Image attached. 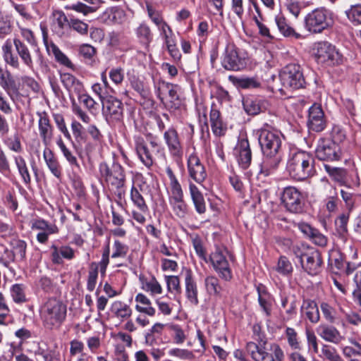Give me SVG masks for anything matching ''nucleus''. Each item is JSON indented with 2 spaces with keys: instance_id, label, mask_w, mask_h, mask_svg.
<instances>
[{
  "instance_id": "obj_1",
  "label": "nucleus",
  "mask_w": 361,
  "mask_h": 361,
  "mask_svg": "<svg viewBox=\"0 0 361 361\" xmlns=\"http://www.w3.org/2000/svg\"><path fill=\"white\" fill-rule=\"evenodd\" d=\"M54 121L59 130L69 141L72 142L75 149L78 152H84L90 159L97 152L103 135L95 125H89L87 129L78 121L71 122V128L75 141L68 130L64 116L59 113L52 114Z\"/></svg>"
},
{
  "instance_id": "obj_2",
  "label": "nucleus",
  "mask_w": 361,
  "mask_h": 361,
  "mask_svg": "<svg viewBox=\"0 0 361 361\" xmlns=\"http://www.w3.org/2000/svg\"><path fill=\"white\" fill-rule=\"evenodd\" d=\"M263 155L259 175L267 177L274 173L283 160L282 140L280 134L268 123L255 132Z\"/></svg>"
},
{
  "instance_id": "obj_3",
  "label": "nucleus",
  "mask_w": 361,
  "mask_h": 361,
  "mask_svg": "<svg viewBox=\"0 0 361 361\" xmlns=\"http://www.w3.org/2000/svg\"><path fill=\"white\" fill-rule=\"evenodd\" d=\"M101 179L106 185L111 194L115 196L116 202L121 206L126 194V173L125 168L116 160L111 165L101 162L99 165Z\"/></svg>"
},
{
  "instance_id": "obj_4",
  "label": "nucleus",
  "mask_w": 361,
  "mask_h": 361,
  "mask_svg": "<svg viewBox=\"0 0 361 361\" xmlns=\"http://www.w3.org/2000/svg\"><path fill=\"white\" fill-rule=\"evenodd\" d=\"M286 170L293 180L305 181L317 175L314 156L312 152L302 149L290 152Z\"/></svg>"
},
{
  "instance_id": "obj_5",
  "label": "nucleus",
  "mask_w": 361,
  "mask_h": 361,
  "mask_svg": "<svg viewBox=\"0 0 361 361\" xmlns=\"http://www.w3.org/2000/svg\"><path fill=\"white\" fill-rule=\"evenodd\" d=\"M42 326L47 331L59 330L67 317V305L60 297H48L39 308Z\"/></svg>"
},
{
  "instance_id": "obj_6",
  "label": "nucleus",
  "mask_w": 361,
  "mask_h": 361,
  "mask_svg": "<svg viewBox=\"0 0 361 361\" xmlns=\"http://www.w3.org/2000/svg\"><path fill=\"white\" fill-rule=\"evenodd\" d=\"M136 154L142 164L150 169L155 162V158L165 155V147L158 135L147 133L145 137H134Z\"/></svg>"
},
{
  "instance_id": "obj_7",
  "label": "nucleus",
  "mask_w": 361,
  "mask_h": 361,
  "mask_svg": "<svg viewBox=\"0 0 361 361\" xmlns=\"http://www.w3.org/2000/svg\"><path fill=\"white\" fill-rule=\"evenodd\" d=\"M2 56L6 63L14 69H20V63H23L29 68H33V60L28 47L19 37H15L11 41L7 39L1 47Z\"/></svg>"
},
{
  "instance_id": "obj_8",
  "label": "nucleus",
  "mask_w": 361,
  "mask_h": 361,
  "mask_svg": "<svg viewBox=\"0 0 361 361\" xmlns=\"http://www.w3.org/2000/svg\"><path fill=\"white\" fill-rule=\"evenodd\" d=\"M290 251L299 259L302 269L309 275L315 276L322 269L323 259L322 253L317 249L301 244L294 245L290 240H286Z\"/></svg>"
},
{
  "instance_id": "obj_9",
  "label": "nucleus",
  "mask_w": 361,
  "mask_h": 361,
  "mask_svg": "<svg viewBox=\"0 0 361 361\" xmlns=\"http://www.w3.org/2000/svg\"><path fill=\"white\" fill-rule=\"evenodd\" d=\"M150 187L144 180L134 183L130 188V198L137 210L132 211V217L137 223L144 224L146 221L145 214L149 213V207L145 197L151 195Z\"/></svg>"
},
{
  "instance_id": "obj_10",
  "label": "nucleus",
  "mask_w": 361,
  "mask_h": 361,
  "mask_svg": "<svg viewBox=\"0 0 361 361\" xmlns=\"http://www.w3.org/2000/svg\"><path fill=\"white\" fill-rule=\"evenodd\" d=\"M247 53L237 47L234 44H228L221 58L222 67L231 71L244 70L247 64Z\"/></svg>"
},
{
  "instance_id": "obj_11",
  "label": "nucleus",
  "mask_w": 361,
  "mask_h": 361,
  "mask_svg": "<svg viewBox=\"0 0 361 361\" xmlns=\"http://www.w3.org/2000/svg\"><path fill=\"white\" fill-rule=\"evenodd\" d=\"M333 23L331 12L324 8H316L305 18V27L312 33H321Z\"/></svg>"
},
{
  "instance_id": "obj_12",
  "label": "nucleus",
  "mask_w": 361,
  "mask_h": 361,
  "mask_svg": "<svg viewBox=\"0 0 361 361\" xmlns=\"http://www.w3.org/2000/svg\"><path fill=\"white\" fill-rule=\"evenodd\" d=\"M282 85L286 88L299 90L305 88L306 81L302 68L296 63H289L279 73Z\"/></svg>"
},
{
  "instance_id": "obj_13",
  "label": "nucleus",
  "mask_w": 361,
  "mask_h": 361,
  "mask_svg": "<svg viewBox=\"0 0 361 361\" xmlns=\"http://www.w3.org/2000/svg\"><path fill=\"white\" fill-rule=\"evenodd\" d=\"M323 167L329 177L340 186L351 188L360 185V178L356 172L326 163H324Z\"/></svg>"
},
{
  "instance_id": "obj_14",
  "label": "nucleus",
  "mask_w": 361,
  "mask_h": 361,
  "mask_svg": "<svg viewBox=\"0 0 361 361\" xmlns=\"http://www.w3.org/2000/svg\"><path fill=\"white\" fill-rule=\"evenodd\" d=\"M102 111L106 121L111 126L123 123L124 106L122 102L113 96H107L102 100Z\"/></svg>"
},
{
  "instance_id": "obj_15",
  "label": "nucleus",
  "mask_w": 361,
  "mask_h": 361,
  "mask_svg": "<svg viewBox=\"0 0 361 361\" xmlns=\"http://www.w3.org/2000/svg\"><path fill=\"white\" fill-rule=\"evenodd\" d=\"M343 152L339 145L335 144L329 138L322 137L318 140L314 159L324 162H334L341 160Z\"/></svg>"
},
{
  "instance_id": "obj_16",
  "label": "nucleus",
  "mask_w": 361,
  "mask_h": 361,
  "mask_svg": "<svg viewBox=\"0 0 361 361\" xmlns=\"http://www.w3.org/2000/svg\"><path fill=\"white\" fill-rule=\"evenodd\" d=\"M179 90L180 87L178 85L163 80H159L156 86L157 96L161 102L167 99L168 107L172 110H177L181 106L182 101L178 94Z\"/></svg>"
},
{
  "instance_id": "obj_17",
  "label": "nucleus",
  "mask_w": 361,
  "mask_h": 361,
  "mask_svg": "<svg viewBox=\"0 0 361 361\" xmlns=\"http://www.w3.org/2000/svg\"><path fill=\"white\" fill-rule=\"evenodd\" d=\"M207 259L221 279L225 281H230L233 279L229 262L220 246H215V250L209 255Z\"/></svg>"
},
{
  "instance_id": "obj_18",
  "label": "nucleus",
  "mask_w": 361,
  "mask_h": 361,
  "mask_svg": "<svg viewBox=\"0 0 361 361\" xmlns=\"http://www.w3.org/2000/svg\"><path fill=\"white\" fill-rule=\"evenodd\" d=\"M281 202L290 213L300 214L304 209V200L301 192L293 186L286 187L281 194Z\"/></svg>"
},
{
  "instance_id": "obj_19",
  "label": "nucleus",
  "mask_w": 361,
  "mask_h": 361,
  "mask_svg": "<svg viewBox=\"0 0 361 361\" xmlns=\"http://www.w3.org/2000/svg\"><path fill=\"white\" fill-rule=\"evenodd\" d=\"M0 87L5 91L8 97L15 101L20 95V82L6 66L0 64Z\"/></svg>"
},
{
  "instance_id": "obj_20",
  "label": "nucleus",
  "mask_w": 361,
  "mask_h": 361,
  "mask_svg": "<svg viewBox=\"0 0 361 361\" xmlns=\"http://www.w3.org/2000/svg\"><path fill=\"white\" fill-rule=\"evenodd\" d=\"M187 171L189 178L197 184L202 185L207 178L206 166L195 151L187 158Z\"/></svg>"
},
{
  "instance_id": "obj_21",
  "label": "nucleus",
  "mask_w": 361,
  "mask_h": 361,
  "mask_svg": "<svg viewBox=\"0 0 361 361\" xmlns=\"http://www.w3.org/2000/svg\"><path fill=\"white\" fill-rule=\"evenodd\" d=\"M163 137L171 158L178 161L183 156V147L176 128L171 126L164 132Z\"/></svg>"
},
{
  "instance_id": "obj_22",
  "label": "nucleus",
  "mask_w": 361,
  "mask_h": 361,
  "mask_svg": "<svg viewBox=\"0 0 361 361\" xmlns=\"http://www.w3.org/2000/svg\"><path fill=\"white\" fill-rule=\"evenodd\" d=\"M12 250L8 248L4 250V255L0 257V264L8 268L11 263L16 260L23 262L26 259L27 243L20 239L13 240L12 242Z\"/></svg>"
},
{
  "instance_id": "obj_23",
  "label": "nucleus",
  "mask_w": 361,
  "mask_h": 361,
  "mask_svg": "<svg viewBox=\"0 0 361 361\" xmlns=\"http://www.w3.org/2000/svg\"><path fill=\"white\" fill-rule=\"evenodd\" d=\"M58 243L59 240L52 242L47 251L54 265H62L64 263L63 259L70 261L75 257L73 248L68 245L59 246Z\"/></svg>"
},
{
  "instance_id": "obj_24",
  "label": "nucleus",
  "mask_w": 361,
  "mask_h": 361,
  "mask_svg": "<svg viewBox=\"0 0 361 361\" xmlns=\"http://www.w3.org/2000/svg\"><path fill=\"white\" fill-rule=\"evenodd\" d=\"M233 154L241 169L246 170L250 166L252 153L250 142L247 137H240L238 140L233 149Z\"/></svg>"
},
{
  "instance_id": "obj_25",
  "label": "nucleus",
  "mask_w": 361,
  "mask_h": 361,
  "mask_svg": "<svg viewBox=\"0 0 361 361\" xmlns=\"http://www.w3.org/2000/svg\"><path fill=\"white\" fill-rule=\"evenodd\" d=\"M51 30L60 38L70 35V18L61 10H54L50 16Z\"/></svg>"
},
{
  "instance_id": "obj_26",
  "label": "nucleus",
  "mask_w": 361,
  "mask_h": 361,
  "mask_svg": "<svg viewBox=\"0 0 361 361\" xmlns=\"http://www.w3.org/2000/svg\"><path fill=\"white\" fill-rule=\"evenodd\" d=\"M40 28L42 30L43 42L48 52L51 53L54 55L56 61L58 62L60 65L63 66L72 71H75L76 69L75 66L72 63L71 59L63 52L61 51L59 47L52 42L49 44L47 27L45 25H40Z\"/></svg>"
},
{
  "instance_id": "obj_27",
  "label": "nucleus",
  "mask_w": 361,
  "mask_h": 361,
  "mask_svg": "<svg viewBox=\"0 0 361 361\" xmlns=\"http://www.w3.org/2000/svg\"><path fill=\"white\" fill-rule=\"evenodd\" d=\"M38 116V130L42 143L47 147L50 145L54 133V127L52 125L49 116L46 111L36 112Z\"/></svg>"
},
{
  "instance_id": "obj_28",
  "label": "nucleus",
  "mask_w": 361,
  "mask_h": 361,
  "mask_svg": "<svg viewBox=\"0 0 361 361\" xmlns=\"http://www.w3.org/2000/svg\"><path fill=\"white\" fill-rule=\"evenodd\" d=\"M324 112L320 105L313 104L308 111L307 127L310 130L320 133L326 127Z\"/></svg>"
},
{
  "instance_id": "obj_29",
  "label": "nucleus",
  "mask_w": 361,
  "mask_h": 361,
  "mask_svg": "<svg viewBox=\"0 0 361 361\" xmlns=\"http://www.w3.org/2000/svg\"><path fill=\"white\" fill-rule=\"evenodd\" d=\"M298 230L312 243L319 247H325L328 243V238L320 231L305 222H299L295 224Z\"/></svg>"
},
{
  "instance_id": "obj_30",
  "label": "nucleus",
  "mask_w": 361,
  "mask_h": 361,
  "mask_svg": "<svg viewBox=\"0 0 361 361\" xmlns=\"http://www.w3.org/2000/svg\"><path fill=\"white\" fill-rule=\"evenodd\" d=\"M301 317L312 324H317L321 319L317 303L314 300L304 298L300 307Z\"/></svg>"
},
{
  "instance_id": "obj_31",
  "label": "nucleus",
  "mask_w": 361,
  "mask_h": 361,
  "mask_svg": "<svg viewBox=\"0 0 361 361\" xmlns=\"http://www.w3.org/2000/svg\"><path fill=\"white\" fill-rule=\"evenodd\" d=\"M43 159L50 173L57 180H61L63 176V167L52 149L45 147L43 151Z\"/></svg>"
},
{
  "instance_id": "obj_32",
  "label": "nucleus",
  "mask_w": 361,
  "mask_h": 361,
  "mask_svg": "<svg viewBox=\"0 0 361 361\" xmlns=\"http://www.w3.org/2000/svg\"><path fill=\"white\" fill-rule=\"evenodd\" d=\"M209 122L212 130L214 135L221 137L225 135L227 127L224 123L221 111L217 107L216 103L212 102L209 112Z\"/></svg>"
},
{
  "instance_id": "obj_33",
  "label": "nucleus",
  "mask_w": 361,
  "mask_h": 361,
  "mask_svg": "<svg viewBox=\"0 0 361 361\" xmlns=\"http://www.w3.org/2000/svg\"><path fill=\"white\" fill-rule=\"evenodd\" d=\"M243 106L249 116H257L267 110L268 102L253 96H247L243 99Z\"/></svg>"
},
{
  "instance_id": "obj_34",
  "label": "nucleus",
  "mask_w": 361,
  "mask_h": 361,
  "mask_svg": "<svg viewBox=\"0 0 361 361\" xmlns=\"http://www.w3.org/2000/svg\"><path fill=\"white\" fill-rule=\"evenodd\" d=\"M316 331L319 337L329 343L338 344L343 339L339 330L329 323L320 324Z\"/></svg>"
},
{
  "instance_id": "obj_35",
  "label": "nucleus",
  "mask_w": 361,
  "mask_h": 361,
  "mask_svg": "<svg viewBox=\"0 0 361 361\" xmlns=\"http://www.w3.org/2000/svg\"><path fill=\"white\" fill-rule=\"evenodd\" d=\"M185 296L188 301L195 306L199 304L198 289L192 271L188 269L185 274Z\"/></svg>"
},
{
  "instance_id": "obj_36",
  "label": "nucleus",
  "mask_w": 361,
  "mask_h": 361,
  "mask_svg": "<svg viewBox=\"0 0 361 361\" xmlns=\"http://www.w3.org/2000/svg\"><path fill=\"white\" fill-rule=\"evenodd\" d=\"M126 17L125 10L119 6H110L102 13L101 18L106 23L121 24Z\"/></svg>"
},
{
  "instance_id": "obj_37",
  "label": "nucleus",
  "mask_w": 361,
  "mask_h": 361,
  "mask_svg": "<svg viewBox=\"0 0 361 361\" xmlns=\"http://www.w3.org/2000/svg\"><path fill=\"white\" fill-rule=\"evenodd\" d=\"M189 192L196 212L200 214H204L207 211L206 202L202 192L197 186L192 183H189Z\"/></svg>"
},
{
  "instance_id": "obj_38",
  "label": "nucleus",
  "mask_w": 361,
  "mask_h": 361,
  "mask_svg": "<svg viewBox=\"0 0 361 361\" xmlns=\"http://www.w3.org/2000/svg\"><path fill=\"white\" fill-rule=\"evenodd\" d=\"M170 206L174 214L180 219H185L191 212L190 208L182 197L169 198Z\"/></svg>"
},
{
  "instance_id": "obj_39",
  "label": "nucleus",
  "mask_w": 361,
  "mask_h": 361,
  "mask_svg": "<svg viewBox=\"0 0 361 361\" xmlns=\"http://www.w3.org/2000/svg\"><path fill=\"white\" fill-rule=\"evenodd\" d=\"M166 324L155 323L145 335V343L149 346L159 345L163 343L161 335Z\"/></svg>"
},
{
  "instance_id": "obj_40",
  "label": "nucleus",
  "mask_w": 361,
  "mask_h": 361,
  "mask_svg": "<svg viewBox=\"0 0 361 361\" xmlns=\"http://www.w3.org/2000/svg\"><path fill=\"white\" fill-rule=\"evenodd\" d=\"M228 79L238 89H255L261 86V82L257 78L238 77L231 75Z\"/></svg>"
},
{
  "instance_id": "obj_41",
  "label": "nucleus",
  "mask_w": 361,
  "mask_h": 361,
  "mask_svg": "<svg viewBox=\"0 0 361 361\" xmlns=\"http://www.w3.org/2000/svg\"><path fill=\"white\" fill-rule=\"evenodd\" d=\"M246 351L255 361H274L272 354H270L259 348L255 342H247L245 346Z\"/></svg>"
},
{
  "instance_id": "obj_42",
  "label": "nucleus",
  "mask_w": 361,
  "mask_h": 361,
  "mask_svg": "<svg viewBox=\"0 0 361 361\" xmlns=\"http://www.w3.org/2000/svg\"><path fill=\"white\" fill-rule=\"evenodd\" d=\"M78 54L85 64L92 67L97 63V49L94 46L87 43L80 44L78 47Z\"/></svg>"
},
{
  "instance_id": "obj_43",
  "label": "nucleus",
  "mask_w": 361,
  "mask_h": 361,
  "mask_svg": "<svg viewBox=\"0 0 361 361\" xmlns=\"http://www.w3.org/2000/svg\"><path fill=\"white\" fill-rule=\"evenodd\" d=\"M135 32L139 43L148 51L153 40V33L149 26L145 23H142L135 29Z\"/></svg>"
},
{
  "instance_id": "obj_44",
  "label": "nucleus",
  "mask_w": 361,
  "mask_h": 361,
  "mask_svg": "<svg viewBox=\"0 0 361 361\" xmlns=\"http://www.w3.org/2000/svg\"><path fill=\"white\" fill-rule=\"evenodd\" d=\"M139 280L142 284V289L146 292H149L150 295H154L161 294L163 288L154 275L147 279L144 275H140Z\"/></svg>"
},
{
  "instance_id": "obj_45",
  "label": "nucleus",
  "mask_w": 361,
  "mask_h": 361,
  "mask_svg": "<svg viewBox=\"0 0 361 361\" xmlns=\"http://www.w3.org/2000/svg\"><path fill=\"white\" fill-rule=\"evenodd\" d=\"M111 313L121 321L128 319L133 310L130 307L121 300H116L111 305Z\"/></svg>"
},
{
  "instance_id": "obj_46",
  "label": "nucleus",
  "mask_w": 361,
  "mask_h": 361,
  "mask_svg": "<svg viewBox=\"0 0 361 361\" xmlns=\"http://www.w3.org/2000/svg\"><path fill=\"white\" fill-rule=\"evenodd\" d=\"M166 173L169 179L170 196L169 198H175L184 195L182 186L170 166L166 168Z\"/></svg>"
},
{
  "instance_id": "obj_47",
  "label": "nucleus",
  "mask_w": 361,
  "mask_h": 361,
  "mask_svg": "<svg viewBox=\"0 0 361 361\" xmlns=\"http://www.w3.org/2000/svg\"><path fill=\"white\" fill-rule=\"evenodd\" d=\"M137 303L135 305V310L140 312L153 317L155 315L156 310L152 306L150 300L143 293H138L135 298Z\"/></svg>"
},
{
  "instance_id": "obj_48",
  "label": "nucleus",
  "mask_w": 361,
  "mask_h": 361,
  "mask_svg": "<svg viewBox=\"0 0 361 361\" xmlns=\"http://www.w3.org/2000/svg\"><path fill=\"white\" fill-rule=\"evenodd\" d=\"M275 22L279 32L286 37H294L300 39L301 35L296 32L295 30L290 26L286 18L282 15L279 14L275 17Z\"/></svg>"
},
{
  "instance_id": "obj_49",
  "label": "nucleus",
  "mask_w": 361,
  "mask_h": 361,
  "mask_svg": "<svg viewBox=\"0 0 361 361\" xmlns=\"http://www.w3.org/2000/svg\"><path fill=\"white\" fill-rule=\"evenodd\" d=\"M4 145L11 152L20 154L23 151V147L21 142L20 135L18 133H15L13 135H4L1 137Z\"/></svg>"
},
{
  "instance_id": "obj_50",
  "label": "nucleus",
  "mask_w": 361,
  "mask_h": 361,
  "mask_svg": "<svg viewBox=\"0 0 361 361\" xmlns=\"http://www.w3.org/2000/svg\"><path fill=\"white\" fill-rule=\"evenodd\" d=\"M13 16L6 11H0V37L4 38L12 32Z\"/></svg>"
},
{
  "instance_id": "obj_51",
  "label": "nucleus",
  "mask_w": 361,
  "mask_h": 361,
  "mask_svg": "<svg viewBox=\"0 0 361 361\" xmlns=\"http://www.w3.org/2000/svg\"><path fill=\"white\" fill-rule=\"evenodd\" d=\"M323 318L330 324H334L338 320V313L336 307L329 302L322 301L319 304Z\"/></svg>"
},
{
  "instance_id": "obj_52",
  "label": "nucleus",
  "mask_w": 361,
  "mask_h": 361,
  "mask_svg": "<svg viewBox=\"0 0 361 361\" xmlns=\"http://www.w3.org/2000/svg\"><path fill=\"white\" fill-rule=\"evenodd\" d=\"M204 285L207 293L210 295L221 297L223 287L219 279L215 276H207L204 279Z\"/></svg>"
},
{
  "instance_id": "obj_53",
  "label": "nucleus",
  "mask_w": 361,
  "mask_h": 361,
  "mask_svg": "<svg viewBox=\"0 0 361 361\" xmlns=\"http://www.w3.org/2000/svg\"><path fill=\"white\" fill-rule=\"evenodd\" d=\"M324 202L326 209L329 212L332 213L337 210L340 200L338 198L337 188L335 186L329 185L328 195L324 200Z\"/></svg>"
},
{
  "instance_id": "obj_54",
  "label": "nucleus",
  "mask_w": 361,
  "mask_h": 361,
  "mask_svg": "<svg viewBox=\"0 0 361 361\" xmlns=\"http://www.w3.org/2000/svg\"><path fill=\"white\" fill-rule=\"evenodd\" d=\"M349 219V213H342L335 219L336 231L340 238H345L348 235V224Z\"/></svg>"
},
{
  "instance_id": "obj_55",
  "label": "nucleus",
  "mask_w": 361,
  "mask_h": 361,
  "mask_svg": "<svg viewBox=\"0 0 361 361\" xmlns=\"http://www.w3.org/2000/svg\"><path fill=\"white\" fill-rule=\"evenodd\" d=\"M31 228L32 230L48 231L49 233H59L60 231L56 224L49 223L48 221L42 218L33 220Z\"/></svg>"
},
{
  "instance_id": "obj_56",
  "label": "nucleus",
  "mask_w": 361,
  "mask_h": 361,
  "mask_svg": "<svg viewBox=\"0 0 361 361\" xmlns=\"http://www.w3.org/2000/svg\"><path fill=\"white\" fill-rule=\"evenodd\" d=\"M334 47L335 46L332 45L331 43L326 41L317 42L315 46V56L317 59L319 61L324 63L326 61V59L329 57V54L330 55Z\"/></svg>"
},
{
  "instance_id": "obj_57",
  "label": "nucleus",
  "mask_w": 361,
  "mask_h": 361,
  "mask_svg": "<svg viewBox=\"0 0 361 361\" xmlns=\"http://www.w3.org/2000/svg\"><path fill=\"white\" fill-rule=\"evenodd\" d=\"M129 250L130 247L126 243L119 239H114L111 257L112 259H124L128 255Z\"/></svg>"
},
{
  "instance_id": "obj_58",
  "label": "nucleus",
  "mask_w": 361,
  "mask_h": 361,
  "mask_svg": "<svg viewBox=\"0 0 361 361\" xmlns=\"http://www.w3.org/2000/svg\"><path fill=\"white\" fill-rule=\"evenodd\" d=\"M11 296L14 302L21 304L27 302L25 286L23 283H15L10 288Z\"/></svg>"
},
{
  "instance_id": "obj_59",
  "label": "nucleus",
  "mask_w": 361,
  "mask_h": 361,
  "mask_svg": "<svg viewBox=\"0 0 361 361\" xmlns=\"http://www.w3.org/2000/svg\"><path fill=\"white\" fill-rule=\"evenodd\" d=\"M276 271L282 276H290L293 271V267L286 256H280L278 259L277 265L276 267Z\"/></svg>"
},
{
  "instance_id": "obj_60",
  "label": "nucleus",
  "mask_w": 361,
  "mask_h": 361,
  "mask_svg": "<svg viewBox=\"0 0 361 361\" xmlns=\"http://www.w3.org/2000/svg\"><path fill=\"white\" fill-rule=\"evenodd\" d=\"M73 30L81 36H87L89 32V25L83 20L75 17L70 18V32Z\"/></svg>"
},
{
  "instance_id": "obj_61",
  "label": "nucleus",
  "mask_w": 361,
  "mask_h": 361,
  "mask_svg": "<svg viewBox=\"0 0 361 361\" xmlns=\"http://www.w3.org/2000/svg\"><path fill=\"white\" fill-rule=\"evenodd\" d=\"M38 286L47 294L59 292L57 284L54 283L53 280L47 276H43L39 279Z\"/></svg>"
},
{
  "instance_id": "obj_62",
  "label": "nucleus",
  "mask_w": 361,
  "mask_h": 361,
  "mask_svg": "<svg viewBox=\"0 0 361 361\" xmlns=\"http://www.w3.org/2000/svg\"><path fill=\"white\" fill-rule=\"evenodd\" d=\"M99 266L96 262H92L88 271L87 289L92 292L94 290L98 278V269Z\"/></svg>"
},
{
  "instance_id": "obj_63",
  "label": "nucleus",
  "mask_w": 361,
  "mask_h": 361,
  "mask_svg": "<svg viewBox=\"0 0 361 361\" xmlns=\"http://www.w3.org/2000/svg\"><path fill=\"white\" fill-rule=\"evenodd\" d=\"M348 19L353 25H361V4L352 5L345 11Z\"/></svg>"
},
{
  "instance_id": "obj_64",
  "label": "nucleus",
  "mask_w": 361,
  "mask_h": 361,
  "mask_svg": "<svg viewBox=\"0 0 361 361\" xmlns=\"http://www.w3.org/2000/svg\"><path fill=\"white\" fill-rule=\"evenodd\" d=\"M167 290L175 295L181 293L180 279L178 276H165Z\"/></svg>"
}]
</instances>
